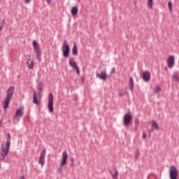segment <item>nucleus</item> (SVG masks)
I'll return each mask as SVG.
<instances>
[{
  "label": "nucleus",
  "instance_id": "nucleus-1",
  "mask_svg": "<svg viewBox=\"0 0 179 179\" xmlns=\"http://www.w3.org/2000/svg\"><path fill=\"white\" fill-rule=\"evenodd\" d=\"M10 147V134H7V138L5 143L1 145V152L0 155L1 157L0 158L1 160H5V157L9 153V148Z\"/></svg>",
  "mask_w": 179,
  "mask_h": 179
},
{
  "label": "nucleus",
  "instance_id": "nucleus-2",
  "mask_svg": "<svg viewBox=\"0 0 179 179\" xmlns=\"http://www.w3.org/2000/svg\"><path fill=\"white\" fill-rule=\"evenodd\" d=\"M15 92V87L10 86L8 90L6 91V95L4 97V101H3V108L4 110H6L9 106V103H10V99H12V96H13V93Z\"/></svg>",
  "mask_w": 179,
  "mask_h": 179
},
{
  "label": "nucleus",
  "instance_id": "nucleus-3",
  "mask_svg": "<svg viewBox=\"0 0 179 179\" xmlns=\"http://www.w3.org/2000/svg\"><path fill=\"white\" fill-rule=\"evenodd\" d=\"M68 162V152L64 150L62 152V159L59 162V166L57 168V173L62 174V170H64V166Z\"/></svg>",
  "mask_w": 179,
  "mask_h": 179
},
{
  "label": "nucleus",
  "instance_id": "nucleus-4",
  "mask_svg": "<svg viewBox=\"0 0 179 179\" xmlns=\"http://www.w3.org/2000/svg\"><path fill=\"white\" fill-rule=\"evenodd\" d=\"M23 114H24V108L20 107L15 112V114L13 118V124H17V122H19V120H20Z\"/></svg>",
  "mask_w": 179,
  "mask_h": 179
},
{
  "label": "nucleus",
  "instance_id": "nucleus-5",
  "mask_svg": "<svg viewBox=\"0 0 179 179\" xmlns=\"http://www.w3.org/2000/svg\"><path fill=\"white\" fill-rule=\"evenodd\" d=\"M32 45L34 48V52L36 54L37 60L40 61L41 59V50L38 46V43H37L36 41H33Z\"/></svg>",
  "mask_w": 179,
  "mask_h": 179
},
{
  "label": "nucleus",
  "instance_id": "nucleus-6",
  "mask_svg": "<svg viewBox=\"0 0 179 179\" xmlns=\"http://www.w3.org/2000/svg\"><path fill=\"white\" fill-rule=\"evenodd\" d=\"M178 177V170L176 166L172 165L169 166V178L177 179Z\"/></svg>",
  "mask_w": 179,
  "mask_h": 179
},
{
  "label": "nucleus",
  "instance_id": "nucleus-7",
  "mask_svg": "<svg viewBox=\"0 0 179 179\" xmlns=\"http://www.w3.org/2000/svg\"><path fill=\"white\" fill-rule=\"evenodd\" d=\"M62 50L64 57H65V58H68L69 55V45H68V41H66V40L63 41Z\"/></svg>",
  "mask_w": 179,
  "mask_h": 179
},
{
  "label": "nucleus",
  "instance_id": "nucleus-8",
  "mask_svg": "<svg viewBox=\"0 0 179 179\" xmlns=\"http://www.w3.org/2000/svg\"><path fill=\"white\" fill-rule=\"evenodd\" d=\"M48 108L49 113L54 112V96L52 95V93L49 94Z\"/></svg>",
  "mask_w": 179,
  "mask_h": 179
},
{
  "label": "nucleus",
  "instance_id": "nucleus-9",
  "mask_svg": "<svg viewBox=\"0 0 179 179\" xmlns=\"http://www.w3.org/2000/svg\"><path fill=\"white\" fill-rule=\"evenodd\" d=\"M132 121V115H131V113H127L123 117V124L124 127H128Z\"/></svg>",
  "mask_w": 179,
  "mask_h": 179
},
{
  "label": "nucleus",
  "instance_id": "nucleus-10",
  "mask_svg": "<svg viewBox=\"0 0 179 179\" xmlns=\"http://www.w3.org/2000/svg\"><path fill=\"white\" fill-rule=\"evenodd\" d=\"M148 124L150 125H151V127H152L150 129H149V127H148V132H150V133L153 132L155 131V129L156 131H159V124H157V122H156V121H155V120L150 121L148 122Z\"/></svg>",
  "mask_w": 179,
  "mask_h": 179
},
{
  "label": "nucleus",
  "instance_id": "nucleus-11",
  "mask_svg": "<svg viewBox=\"0 0 179 179\" xmlns=\"http://www.w3.org/2000/svg\"><path fill=\"white\" fill-rule=\"evenodd\" d=\"M45 153H47V151L45 149H43L38 158V163L39 164H41L42 167L44 166V163H45Z\"/></svg>",
  "mask_w": 179,
  "mask_h": 179
},
{
  "label": "nucleus",
  "instance_id": "nucleus-12",
  "mask_svg": "<svg viewBox=\"0 0 179 179\" xmlns=\"http://www.w3.org/2000/svg\"><path fill=\"white\" fill-rule=\"evenodd\" d=\"M174 61H175V59H174V56L173 55H169L167 58V65H168V67L171 69L173 68V66H174Z\"/></svg>",
  "mask_w": 179,
  "mask_h": 179
},
{
  "label": "nucleus",
  "instance_id": "nucleus-13",
  "mask_svg": "<svg viewBox=\"0 0 179 179\" xmlns=\"http://www.w3.org/2000/svg\"><path fill=\"white\" fill-rule=\"evenodd\" d=\"M97 78H99V79H101L102 80H106L107 79V72L106 70L104 71H101L100 74H97Z\"/></svg>",
  "mask_w": 179,
  "mask_h": 179
},
{
  "label": "nucleus",
  "instance_id": "nucleus-14",
  "mask_svg": "<svg viewBox=\"0 0 179 179\" xmlns=\"http://www.w3.org/2000/svg\"><path fill=\"white\" fill-rule=\"evenodd\" d=\"M143 80H145V82L150 80V73H149V71H145L143 73Z\"/></svg>",
  "mask_w": 179,
  "mask_h": 179
},
{
  "label": "nucleus",
  "instance_id": "nucleus-15",
  "mask_svg": "<svg viewBox=\"0 0 179 179\" xmlns=\"http://www.w3.org/2000/svg\"><path fill=\"white\" fill-rule=\"evenodd\" d=\"M110 175L112 178H118V170L114 168L110 171Z\"/></svg>",
  "mask_w": 179,
  "mask_h": 179
},
{
  "label": "nucleus",
  "instance_id": "nucleus-16",
  "mask_svg": "<svg viewBox=\"0 0 179 179\" xmlns=\"http://www.w3.org/2000/svg\"><path fill=\"white\" fill-rule=\"evenodd\" d=\"M128 94V88L124 87V88H121L118 91V94L119 96H125V94Z\"/></svg>",
  "mask_w": 179,
  "mask_h": 179
},
{
  "label": "nucleus",
  "instance_id": "nucleus-17",
  "mask_svg": "<svg viewBox=\"0 0 179 179\" xmlns=\"http://www.w3.org/2000/svg\"><path fill=\"white\" fill-rule=\"evenodd\" d=\"M69 62L70 66H72L73 69L78 66V64H76V62H75V59L73 57L70 58Z\"/></svg>",
  "mask_w": 179,
  "mask_h": 179
},
{
  "label": "nucleus",
  "instance_id": "nucleus-18",
  "mask_svg": "<svg viewBox=\"0 0 179 179\" xmlns=\"http://www.w3.org/2000/svg\"><path fill=\"white\" fill-rule=\"evenodd\" d=\"M171 79L173 80V82H175L176 83H178L179 82V76H178V73H175L171 76Z\"/></svg>",
  "mask_w": 179,
  "mask_h": 179
},
{
  "label": "nucleus",
  "instance_id": "nucleus-19",
  "mask_svg": "<svg viewBox=\"0 0 179 179\" xmlns=\"http://www.w3.org/2000/svg\"><path fill=\"white\" fill-rule=\"evenodd\" d=\"M27 65L29 69H33V68L34 66L33 61L30 60V59H28V61L27 62Z\"/></svg>",
  "mask_w": 179,
  "mask_h": 179
},
{
  "label": "nucleus",
  "instance_id": "nucleus-20",
  "mask_svg": "<svg viewBox=\"0 0 179 179\" xmlns=\"http://www.w3.org/2000/svg\"><path fill=\"white\" fill-rule=\"evenodd\" d=\"M71 15L72 16H76V15H78V7L73 6L71 8Z\"/></svg>",
  "mask_w": 179,
  "mask_h": 179
},
{
  "label": "nucleus",
  "instance_id": "nucleus-21",
  "mask_svg": "<svg viewBox=\"0 0 179 179\" xmlns=\"http://www.w3.org/2000/svg\"><path fill=\"white\" fill-rule=\"evenodd\" d=\"M129 83V89H130L131 91L134 90V78H130Z\"/></svg>",
  "mask_w": 179,
  "mask_h": 179
},
{
  "label": "nucleus",
  "instance_id": "nucleus-22",
  "mask_svg": "<svg viewBox=\"0 0 179 179\" xmlns=\"http://www.w3.org/2000/svg\"><path fill=\"white\" fill-rule=\"evenodd\" d=\"M72 53H73V55H78V47L76 46V43L73 44Z\"/></svg>",
  "mask_w": 179,
  "mask_h": 179
},
{
  "label": "nucleus",
  "instance_id": "nucleus-23",
  "mask_svg": "<svg viewBox=\"0 0 179 179\" xmlns=\"http://www.w3.org/2000/svg\"><path fill=\"white\" fill-rule=\"evenodd\" d=\"M147 5L149 9L153 8V0H147Z\"/></svg>",
  "mask_w": 179,
  "mask_h": 179
},
{
  "label": "nucleus",
  "instance_id": "nucleus-24",
  "mask_svg": "<svg viewBox=\"0 0 179 179\" xmlns=\"http://www.w3.org/2000/svg\"><path fill=\"white\" fill-rule=\"evenodd\" d=\"M33 103L34 104H38V101H37V95L36 94V92H34Z\"/></svg>",
  "mask_w": 179,
  "mask_h": 179
},
{
  "label": "nucleus",
  "instance_id": "nucleus-25",
  "mask_svg": "<svg viewBox=\"0 0 179 179\" xmlns=\"http://www.w3.org/2000/svg\"><path fill=\"white\" fill-rule=\"evenodd\" d=\"M160 92V87L159 85H157L155 88H154V93H159Z\"/></svg>",
  "mask_w": 179,
  "mask_h": 179
},
{
  "label": "nucleus",
  "instance_id": "nucleus-26",
  "mask_svg": "<svg viewBox=\"0 0 179 179\" xmlns=\"http://www.w3.org/2000/svg\"><path fill=\"white\" fill-rule=\"evenodd\" d=\"M73 69H74V71H76V73L78 75H79V73H80V71H79V67L78 66H76V67H74Z\"/></svg>",
  "mask_w": 179,
  "mask_h": 179
},
{
  "label": "nucleus",
  "instance_id": "nucleus-27",
  "mask_svg": "<svg viewBox=\"0 0 179 179\" xmlns=\"http://www.w3.org/2000/svg\"><path fill=\"white\" fill-rule=\"evenodd\" d=\"M171 6H172L171 1H169L168 2V8L169 9V12H171V10H172Z\"/></svg>",
  "mask_w": 179,
  "mask_h": 179
},
{
  "label": "nucleus",
  "instance_id": "nucleus-28",
  "mask_svg": "<svg viewBox=\"0 0 179 179\" xmlns=\"http://www.w3.org/2000/svg\"><path fill=\"white\" fill-rule=\"evenodd\" d=\"M134 124L136 129H138V126L139 125V120H136Z\"/></svg>",
  "mask_w": 179,
  "mask_h": 179
},
{
  "label": "nucleus",
  "instance_id": "nucleus-29",
  "mask_svg": "<svg viewBox=\"0 0 179 179\" xmlns=\"http://www.w3.org/2000/svg\"><path fill=\"white\" fill-rule=\"evenodd\" d=\"M71 167H73V166H75V162H74L73 158H72V159H71Z\"/></svg>",
  "mask_w": 179,
  "mask_h": 179
},
{
  "label": "nucleus",
  "instance_id": "nucleus-30",
  "mask_svg": "<svg viewBox=\"0 0 179 179\" xmlns=\"http://www.w3.org/2000/svg\"><path fill=\"white\" fill-rule=\"evenodd\" d=\"M3 22H5V20H3V24H0V31L2 30V29H3V24H5Z\"/></svg>",
  "mask_w": 179,
  "mask_h": 179
},
{
  "label": "nucleus",
  "instance_id": "nucleus-31",
  "mask_svg": "<svg viewBox=\"0 0 179 179\" xmlns=\"http://www.w3.org/2000/svg\"><path fill=\"white\" fill-rule=\"evenodd\" d=\"M135 157L138 159V157H139V151L138 150H137V151H136V152H135Z\"/></svg>",
  "mask_w": 179,
  "mask_h": 179
},
{
  "label": "nucleus",
  "instance_id": "nucleus-32",
  "mask_svg": "<svg viewBox=\"0 0 179 179\" xmlns=\"http://www.w3.org/2000/svg\"><path fill=\"white\" fill-rule=\"evenodd\" d=\"M39 97H41V89H39V92L38 93Z\"/></svg>",
  "mask_w": 179,
  "mask_h": 179
},
{
  "label": "nucleus",
  "instance_id": "nucleus-33",
  "mask_svg": "<svg viewBox=\"0 0 179 179\" xmlns=\"http://www.w3.org/2000/svg\"><path fill=\"white\" fill-rule=\"evenodd\" d=\"M143 139H146V134H143Z\"/></svg>",
  "mask_w": 179,
  "mask_h": 179
},
{
  "label": "nucleus",
  "instance_id": "nucleus-34",
  "mask_svg": "<svg viewBox=\"0 0 179 179\" xmlns=\"http://www.w3.org/2000/svg\"><path fill=\"white\" fill-rule=\"evenodd\" d=\"M24 3H30V0H24Z\"/></svg>",
  "mask_w": 179,
  "mask_h": 179
},
{
  "label": "nucleus",
  "instance_id": "nucleus-35",
  "mask_svg": "<svg viewBox=\"0 0 179 179\" xmlns=\"http://www.w3.org/2000/svg\"><path fill=\"white\" fill-rule=\"evenodd\" d=\"M47 3H48V5H50V3H51V0H46Z\"/></svg>",
  "mask_w": 179,
  "mask_h": 179
},
{
  "label": "nucleus",
  "instance_id": "nucleus-36",
  "mask_svg": "<svg viewBox=\"0 0 179 179\" xmlns=\"http://www.w3.org/2000/svg\"><path fill=\"white\" fill-rule=\"evenodd\" d=\"M114 71H115V68L113 69L112 72H114Z\"/></svg>",
  "mask_w": 179,
  "mask_h": 179
},
{
  "label": "nucleus",
  "instance_id": "nucleus-37",
  "mask_svg": "<svg viewBox=\"0 0 179 179\" xmlns=\"http://www.w3.org/2000/svg\"><path fill=\"white\" fill-rule=\"evenodd\" d=\"M113 179H118V178H113Z\"/></svg>",
  "mask_w": 179,
  "mask_h": 179
}]
</instances>
